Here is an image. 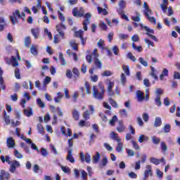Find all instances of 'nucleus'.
Instances as JSON below:
<instances>
[{"mask_svg":"<svg viewBox=\"0 0 180 180\" xmlns=\"http://www.w3.org/2000/svg\"><path fill=\"white\" fill-rule=\"evenodd\" d=\"M93 97L98 101H103L105 91H99L96 86H93Z\"/></svg>","mask_w":180,"mask_h":180,"instance_id":"nucleus-1","label":"nucleus"},{"mask_svg":"<svg viewBox=\"0 0 180 180\" xmlns=\"http://www.w3.org/2000/svg\"><path fill=\"white\" fill-rule=\"evenodd\" d=\"M10 19L13 25H16V23L18 22V19H22L20 11H19V10H16L14 13H13V15L10 17Z\"/></svg>","mask_w":180,"mask_h":180,"instance_id":"nucleus-2","label":"nucleus"},{"mask_svg":"<svg viewBox=\"0 0 180 180\" xmlns=\"http://www.w3.org/2000/svg\"><path fill=\"white\" fill-rule=\"evenodd\" d=\"M143 29L144 30L148 32L146 33V34L148 36V37H150V39H152V40H154V41H158V39L157 38V37L153 35L154 34V30H151L147 26L143 27ZM150 33H152V34Z\"/></svg>","mask_w":180,"mask_h":180,"instance_id":"nucleus-3","label":"nucleus"},{"mask_svg":"<svg viewBox=\"0 0 180 180\" xmlns=\"http://www.w3.org/2000/svg\"><path fill=\"white\" fill-rule=\"evenodd\" d=\"M92 17V15L91 13H87L85 15L84 18L86 19L83 21V29L85 32L88 30V25H90L91 21L89 20L90 18Z\"/></svg>","mask_w":180,"mask_h":180,"instance_id":"nucleus-4","label":"nucleus"},{"mask_svg":"<svg viewBox=\"0 0 180 180\" xmlns=\"http://www.w3.org/2000/svg\"><path fill=\"white\" fill-rule=\"evenodd\" d=\"M150 15H153V11L150 9H148L145 11V16L147 18L148 20L150 22V23H155L157 22V20L154 17L150 16Z\"/></svg>","mask_w":180,"mask_h":180,"instance_id":"nucleus-5","label":"nucleus"},{"mask_svg":"<svg viewBox=\"0 0 180 180\" xmlns=\"http://www.w3.org/2000/svg\"><path fill=\"white\" fill-rule=\"evenodd\" d=\"M80 160L82 162H84V161L87 162V164H89L91 162V155L89 153H86V155L84 154V152H81L79 154Z\"/></svg>","mask_w":180,"mask_h":180,"instance_id":"nucleus-6","label":"nucleus"},{"mask_svg":"<svg viewBox=\"0 0 180 180\" xmlns=\"http://www.w3.org/2000/svg\"><path fill=\"white\" fill-rule=\"evenodd\" d=\"M10 165L11 167L9 171L11 172V174H13V172L16 171V168H19V167H20V162H19L18 160H13Z\"/></svg>","mask_w":180,"mask_h":180,"instance_id":"nucleus-7","label":"nucleus"},{"mask_svg":"<svg viewBox=\"0 0 180 180\" xmlns=\"http://www.w3.org/2000/svg\"><path fill=\"white\" fill-rule=\"evenodd\" d=\"M146 170L144 172V176L143 180H146L148 178V175L150 176H153V169L151 167V165H148L146 166Z\"/></svg>","mask_w":180,"mask_h":180,"instance_id":"nucleus-8","label":"nucleus"},{"mask_svg":"<svg viewBox=\"0 0 180 180\" xmlns=\"http://www.w3.org/2000/svg\"><path fill=\"white\" fill-rule=\"evenodd\" d=\"M61 29L65 30L66 29L65 25L60 23V25H56V30L58 33L60 34V36H61L62 39H65V37H64V34H65L64 32H63Z\"/></svg>","mask_w":180,"mask_h":180,"instance_id":"nucleus-9","label":"nucleus"},{"mask_svg":"<svg viewBox=\"0 0 180 180\" xmlns=\"http://www.w3.org/2000/svg\"><path fill=\"white\" fill-rule=\"evenodd\" d=\"M66 160L67 161H69V162H71L72 164H74V162H75V159H74V156H72V149H70L68 151Z\"/></svg>","mask_w":180,"mask_h":180,"instance_id":"nucleus-10","label":"nucleus"},{"mask_svg":"<svg viewBox=\"0 0 180 180\" xmlns=\"http://www.w3.org/2000/svg\"><path fill=\"white\" fill-rule=\"evenodd\" d=\"M6 145L8 148H13L15 147V139L12 137H8L6 139Z\"/></svg>","mask_w":180,"mask_h":180,"instance_id":"nucleus-11","label":"nucleus"},{"mask_svg":"<svg viewBox=\"0 0 180 180\" xmlns=\"http://www.w3.org/2000/svg\"><path fill=\"white\" fill-rule=\"evenodd\" d=\"M75 37H79L82 41V44L84 46L85 44V41H84V31L79 30V31L75 32Z\"/></svg>","mask_w":180,"mask_h":180,"instance_id":"nucleus-12","label":"nucleus"},{"mask_svg":"<svg viewBox=\"0 0 180 180\" xmlns=\"http://www.w3.org/2000/svg\"><path fill=\"white\" fill-rule=\"evenodd\" d=\"M119 127H117V131H118V133H123V131H126V126H124V124H123V122L122 121H119Z\"/></svg>","mask_w":180,"mask_h":180,"instance_id":"nucleus-13","label":"nucleus"},{"mask_svg":"<svg viewBox=\"0 0 180 180\" xmlns=\"http://www.w3.org/2000/svg\"><path fill=\"white\" fill-rule=\"evenodd\" d=\"M31 33L34 39H39V36H40V30H39L38 28H32Z\"/></svg>","mask_w":180,"mask_h":180,"instance_id":"nucleus-14","label":"nucleus"},{"mask_svg":"<svg viewBox=\"0 0 180 180\" xmlns=\"http://www.w3.org/2000/svg\"><path fill=\"white\" fill-rule=\"evenodd\" d=\"M110 139L115 140L117 143H119V141H122V139H120L119 135L114 131L110 133Z\"/></svg>","mask_w":180,"mask_h":180,"instance_id":"nucleus-15","label":"nucleus"},{"mask_svg":"<svg viewBox=\"0 0 180 180\" xmlns=\"http://www.w3.org/2000/svg\"><path fill=\"white\" fill-rule=\"evenodd\" d=\"M33 113V108H32V107L24 110V115L27 117H30V116H32Z\"/></svg>","mask_w":180,"mask_h":180,"instance_id":"nucleus-16","label":"nucleus"},{"mask_svg":"<svg viewBox=\"0 0 180 180\" xmlns=\"http://www.w3.org/2000/svg\"><path fill=\"white\" fill-rule=\"evenodd\" d=\"M162 124V120H161V117H157L155 119V122L153 123L154 127H160Z\"/></svg>","mask_w":180,"mask_h":180,"instance_id":"nucleus-17","label":"nucleus"},{"mask_svg":"<svg viewBox=\"0 0 180 180\" xmlns=\"http://www.w3.org/2000/svg\"><path fill=\"white\" fill-rule=\"evenodd\" d=\"M94 65L96 67V68H98L101 70L102 68V61L99 60L98 58H94Z\"/></svg>","mask_w":180,"mask_h":180,"instance_id":"nucleus-18","label":"nucleus"},{"mask_svg":"<svg viewBox=\"0 0 180 180\" xmlns=\"http://www.w3.org/2000/svg\"><path fill=\"white\" fill-rule=\"evenodd\" d=\"M136 95L139 102H143V101H144V93H143L141 91H137Z\"/></svg>","mask_w":180,"mask_h":180,"instance_id":"nucleus-19","label":"nucleus"},{"mask_svg":"<svg viewBox=\"0 0 180 180\" xmlns=\"http://www.w3.org/2000/svg\"><path fill=\"white\" fill-rule=\"evenodd\" d=\"M99 160H101V153H99V152H96V155L93 156L94 164H98V162H99Z\"/></svg>","mask_w":180,"mask_h":180,"instance_id":"nucleus-20","label":"nucleus"},{"mask_svg":"<svg viewBox=\"0 0 180 180\" xmlns=\"http://www.w3.org/2000/svg\"><path fill=\"white\" fill-rule=\"evenodd\" d=\"M168 0H163L162 4L160 5L164 13H167V9H168Z\"/></svg>","mask_w":180,"mask_h":180,"instance_id":"nucleus-21","label":"nucleus"},{"mask_svg":"<svg viewBox=\"0 0 180 180\" xmlns=\"http://www.w3.org/2000/svg\"><path fill=\"white\" fill-rule=\"evenodd\" d=\"M108 158H106V156H103L101 163L99 164L100 168H104V167H106V165H108Z\"/></svg>","mask_w":180,"mask_h":180,"instance_id":"nucleus-22","label":"nucleus"},{"mask_svg":"<svg viewBox=\"0 0 180 180\" xmlns=\"http://www.w3.org/2000/svg\"><path fill=\"white\" fill-rule=\"evenodd\" d=\"M0 159L1 160L2 162H7L9 165L12 164V162L11 161V158H9L8 155H6V157L4 155H1L0 157Z\"/></svg>","mask_w":180,"mask_h":180,"instance_id":"nucleus-23","label":"nucleus"},{"mask_svg":"<svg viewBox=\"0 0 180 180\" xmlns=\"http://www.w3.org/2000/svg\"><path fill=\"white\" fill-rule=\"evenodd\" d=\"M30 53L33 54V56H37V46L32 45L30 50Z\"/></svg>","mask_w":180,"mask_h":180,"instance_id":"nucleus-24","label":"nucleus"},{"mask_svg":"<svg viewBox=\"0 0 180 180\" xmlns=\"http://www.w3.org/2000/svg\"><path fill=\"white\" fill-rule=\"evenodd\" d=\"M138 141H139V143H143V141H148V136L144 134H141L139 136Z\"/></svg>","mask_w":180,"mask_h":180,"instance_id":"nucleus-25","label":"nucleus"},{"mask_svg":"<svg viewBox=\"0 0 180 180\" xmlns=\"http://www.w3.org/2000/svg\"><path fill=\"white\" fill-rule=\"evenodd\" d=\"M14 156L15 158H18L19 160H22L23 158V155L18 150V149H14Z\"/></svg>","mask_w":180,"mask_h":180,"instance_id":"nucleus-26","label":"nucleus"},{"mask_svg":"<svg viewBox=\"0 0 180 180\" xmlns=\"http://www.w3.org/2000/svg\"><path fill=\"white\" fill-rule=\"evenodd\" d=\"M117 11L118 12L119 15H121L122 19H124L125 20L129 22V17H127V15H126V14L123 13V11L122 9H117Z\"/></svg>","mask_w":180,"mask_h":180,"instance_id":"nucleus-27","label":"nucleus"},{"mask_svg":"<svg viewBox=\"0 0 180 180\" xmlns=\"http://www.w3.org/2000/svg\"><path fill=\"white\" fill-rule=\"evenodd\" d=\"M72 113L73 119H75V120H79V112H78V110H73Z\"/></svg>","mask_w":180,"mask_h":180,"instance_id":"nucleus-28","label":"nucleus"},{"mask_svg":"<svg viewBox=\"0 0 180 180\" xmlns=\"http://www.w3.org/2000/svg\"><path fill=\"white\" fill-rule=\"evenodd\" d=\"M90 115L91 112H89V110H86L85 112H83L82 116L85 120H89L90 119Z\"/></svg>","mask_w":180,"mask_h":180,"instance_id":"nucleus-29","label":"nucleus"},{"mask_svg":"<svg viewBox=\"0 0 180 180\" xmlns=\"http://www.w3.org/2000/svg\"><path fill=\"white\" fill-rule=\"evenodd\" d=\"M70 44L71 46V47H72L73 50H78V44H77V42L75 41V40L74 39H72L70 41Z\"/></svg>","mask_w":180,"mask_h":180,"instance_id":"nucleus-30","label":"nucleus"},{"mask_svg":"<svg viewBox=\"0 0 180 180\" xmlns=\"http://www.w3.org/2000/svg\"><path fill=\"white\" fill-rule=\"evenodd\" d=\"M30 43H32V39L30 37H26L24 42L25 47H30Z\"/></svg>","mask_w":180,"mask_h":180,"instance_id":"nucleus-31","label":"nucleus"},{"mask_svg":"<svg viewBox=\"0 0 180 180\" xmlns=\"http://www.w3.org/2000/svg\"><path fill=\"white\" fill-rule=\"evenodd\" d=\"M105 84H108L107 89H113V87L115 86V82H111L109 79H107Z\"/></svg>","mask_w":180,"mask_h":180,"instance_id":"nucleus-32","label":"nucleus"},{"mask_svg":"<svg viewBox=\"0 0 180 180\" xmlns=\"http://www.w3.org/2000/svg\"><path fill=\"white\" fill-rule=\"evenodd\" d=\"M4 120L6 123V124H11V119L9 115H6V111H4Z\"/></svg>","mask_w":180,"mask_h":180,"instance_id":"nucleus-33","label":"nucleus"},{"mask_svg":"<svg viewBox=\"0 0 180 180\" xmlns=\"http://www.w3.org/2000/svg\"><path fill=\"white\" fill-rule=\"evenodd\" d=\"M59 60H60L62 65H67V62L65 61V58H64L63 53H59Z\"/></svg>","mask_w":180,"mask_h":180,"instance_id":"nucleus-34","label":"nucleus"},{"mask_svg":"<svg viewBox=\"0 0 180 180\" xmlns=\"http://www.w3.org/2000/svg\"><path fill=\"white\" fill-rule=\"evenodd\" d=\"M122 70L124 72V74H126V75L129 76L130 75V68H129V65H122Z\"/></svg>","mask_w":180,"mask_h":180,"instance_id":"nucleus-35","label":"nucleus"},{"mask_svg":"<svg viewBox=\"0 0 180 180\" xmlns=\"http://www.w3.org/2000/svg\"><path fill=\"white\" fill-rule=\"evenodd\" d=\"M131 41H134L135 43H137L140 41V37H139V34H135L131 37Z\"/></svg>","mask_w":180,"mask_h":180,"instance_id":"nucleus-36","label":"nucleus"},{"mask_svg":"<svg viewBox=\"0 0 180 180\" xmlns=\"http://www.w3.org/2000/svg\"><path fill=\"white\" fill-rule=\"evenodd\" d=\"M108 102L112 105V108H119V104L115 101L112 98H108Z\"/></svg>","mask_w":180,"mask_h":180,"instance_id":"nucleus-37","label":"nucleus"},{"mask_svg":"<svg viewBox=\"0 0 180 180\" xmlns=\"http://www.w3.org/2000/svg\"><path fill=\"white\" fill-rule=\"evenodd\" d=\"M126 151L129 157H134L136 155V152L131 149L127 148Z\"/></svg>","mask_w":180,"mask_h":180,"instance_id":"nucleus-38","label":"nucleus"},{"mask_svg":"<svg viewBox=\"0 0 180 180\" xmlns=\"http://www.w3.org/2000/svg\"><path fill=\"white\" fill-rule=\"evenodd\" d=\"M118 37L120 40H127L129 39V36L127 34H118Z\"/></svg>","mask_w":180,"mask_h":180,"instance_id":"nucleus-39","label":"nucleus"},{"mask_svg":"<svg viewBox=\"0 0 180 180\" xmlns=\"http://www.w3.org/2000/svg\"><path fill=\"white\" fill-rule=\"evenodd\" d=\"M120 8L117 9H121V11H123L124 8H126V1L121 0L118 4Z\"/></svg>","mask_w":180,"mask_h":180,"instance_id":"nucleus-40","label":"nucleus"},{"mask_svg":"<svg viewBox=\"0 0 180 180\" xmlns=\"http://www.w3.org/2000/svg\"><path fill=\"white\" fill-rule=\"evenodd\" d=\"M37 127L39 134H43V133H44V128L41 124H38Z\"/></svg>","mask_w":180,"mask_h":180,"instance_id":"nucleus-41","label":"nucleus"},{"mask_svg":"<svg viewBox=\"0 0 180 180\" xmlns=\"http://www.w3.org/2000/svg\"><path fill=\"white\" fill-rule=\"evenodd\" d=\"M85 89H86V94L87 95H90V94H91V86H89V83H88V82H85Z\"/></svg>","mask_w":180,"mask_h":180,"instance_id":"nucleus-42","label":"nucleus"},{"mask_svg":"<svg viewBox=\"0 0 180 180\" xmlns=\"http://www.w3.org/2000/svg\"><path fill=\"white\" fill-rule=\"evenodd\" d=\"M132 48L134 49V50H137L139 53H141V51H143V46H136V44L134 43H132Z\"/></svg>","mask_w":180,"mask_h":180,"instance_id":"nucleus-43","label":"nucleus"},{"mask_svg":"<svg viewBox=\"0 0 180 180\" xmlns=\"http://www.w3.org/2000/svg\"><path fill=\"white\" fill-rule=\"evenodd\" d=\"M139 62L142 64L143 67H148V63L144 60L143 58H139Z\"/></svg>","mask_w":180,"mask_h":180,"instance_id":"nucleus-44","label":"nucleus"},{"mask_svg":"<svg viewBox=\"0 0 180 180\" xmlns=\"http://www.w3.org/2000/svg\"><path fill=\"white\" fill-rule=\"evenodd\" d=\"M155 102L157 106H161V105H162V103L161 102V97H160V96H156L155 98Z\"/></svg>","mask_w":180,"mask_h":180,"instance_id":"nucleus-45","label":"nucleus"},{"mask_svg":"<svg viewBox=\"0 0 180 180\" xmlns=\"http://www.w3.org/2000/svg\"><path fill=\"white\" fill-rule=\"evenodd\" d=\"M120 115L122 117H127V110L126 109L120 110Z\"/></svg>","mask_w":180,"mask_h":180,"instance_id":"nucleus-46","label":"nucleus"},{"mask_svg":"<svg viewBox=\"0 0 180 180\" xmlns=\"http://www.w3.org/2000/svg\"><path fill=\"white\" fill-rule=\"evenodd\" d=\"M117 151L118 153H120V151H122V150H123V143L122 142V141L117 142Z\"/></svg>","mask_w":180,"mask_h":180,"instance_id":"nucleus-47","label":"nucleus"},{"mask_svg":"<svg viewBox=\"0 0 180 180\" xmlns=\"http://www.w3.org/2000/svg\"><path fill=\"white\" fill-rule=\"evenodd\" d=\"M37 104L39 108H46V105L42 102L41 99L38 98L37 100Z\"/></svg>","mask_w":180,"mask_h":180,"instance_id":"nucleus-48","label":"nucleus"},{"mask_svg":"<svg viewBox=\"0 0 180 180\" xmlns=\"http://www.w3.org/2000/svg\"><path fill=\"white\" fill-rule=\"evenodd\" d=\"M150 161L153 164H155V165H160V160H158V159H157V158H155L154 157L150 158Z\"/></svg>","mask_w":180,"mask_h":180,"instance_id":"nucleus-49","label":"nucleus"},{"mask_svg":"<svg viewBox=\"0 0 180 180\" xmlns=\"http://www.w3.org/2000/svg\"><path fill=\"white\" fill-rule=\"evenodd\" d=\"M98 9V13H103V15H108V11H106V9L105 8H102L101 7H98L97 8Z\"/></svg>","mask_w":180,"mask_h":180,"instance_id":"nucleus-50","label":"nucleus"},{"mask_svg":"<svg viewBox=\"0 0 180 180\" xmlns=\"http://www.w3.org/2000/svg\"><path fill=\"white\" fill-rule=\"evenodd\" d=\"M11 60L13 61V67H18V65H19V62H18V60H16V58L15 56L11 57Z\"/></svg>","mask_w":180,"mask_h":180,"instance_id":"nucleus-51","label":"nucleus"},{"mask_svg":"<svg viewBox=\"0 0 180 180\" xmlns=\"http://www.w3.org/2000/svg\"><path fill=\"white\" fill-rule=\"evenodd\" d=\"M117 121V116L114 115L111 120H109V124L111 126H115V122Z\"/></svg>","mask_w":180,"mask_h":180,"instance_id":"nucleus-52","label":"nucleus"},{"mask_svg":"<svg viewBox=\"0 0 180 180\" xmlns=\"http://www.w3.org/2000/svg\"><path fill=\"white\" fill-rule=\"evenodd\" d=\"M99 26L101 29H102V30H108V25H106V23H105V22L101 21L99 23Z\"/></svg>","mask_w":180,"mask_h":180,"instance_id":"nucleus-53","label":"nucleus"},{"mask_svg":"<svg viewBox=\"0 0 180 180\" xmlns=\"http://www.w3.org/2000/svg\"><path fill=\"white\" fill-rule=\"evenodd\" d=\"M58 15L59 16V19L60 22H65V17H64V14H63L61 11H58Z\"/></svg>","mask_w":180,"mask_h":180,"instance_id":"nucleus-54","label":"nucleus"},{"mask_svg":"<svg viewBox=\"0 0 180 180\" xmlns=\"http://www.w3.org/2000/svg\"><path fill=\"white\" fill-rule=\"evenodd\" d=\"M127 57L129 58V60H131V61H133L134 63H136V61H137V59L136 58V57L133 56V53H131V52L128 53Z\"/></svg>","mask_w":180,"mask_h":180,"instance_id":"nucleus-55","label":"nucleus"},{"mask_svg":"<svg viewBox=\"0 0 180 180\" xmlns=\"http://www.w3.org/2000/svg\"><path fill=\"white\" fill-rule=\"evenodd\" d=\"M127 82V79H126V75L124 73L121 74V84L122 85H124Z\"/></svg>","mask_w":180,"mask_h":180,"instance_id":"nucleus-56","label":"nucleus"},{"mask_svg":"<svg viewBox=\"0 0 180 180\" xmlns=\"http://www.w3.org/2000/svg\"><path fill=\"white\" fill-rule=\"evenodd\" d=\"M41 155H42V157H47V155H49V152H47V150H46V148H41Z\"/></svg>","mask_w":180,"mask_h":180,"instance_id":"nucleus-57","label":"nucleus"},{"mask_svg":"<svg viewBox=\"0 0 180 180\" xmlns=\"http://www.w3.org/2000/svg\"><path fill=\"white\" fill-rule=\"evenodd\" d=\"M163 130L165 133H169V131H171V125H169V124H165Z\"/></svg>","mask_w":180,"mask_h":180,"instance_id":"nucleus-58","label":"nucleus"},{"mask_svg":"<svg viewBox=\"0 0 180 180\" xmlns=\"http://www.w3.org/2000/svg\"><path fill=\"white\" fill-rule=\"evenodd\" d=\"M152 140H153V143L154 144H159L160 141H161V139H160V138L155 136H153L152 137Z\"/></svg>","mask_w":180,"mask_h":180,"instance_id":"nucleus-59","label":"nucleus"},{"mask_svg":"<svg viewBox=\"0 0 180 180\" xmlns=\"http://www.w3.org/2000/svg\"><path fill=\"white\" fill-rule=\"evenodd\" d=\"M131 143H132L133 148L135 150H140V146H139V144H137V142L132 140V141H131Z\"/></svg>","mask_w":180,"mask_h":180,"instance_id":"nucleus-60","label":"nucleus"},{"mask_svg":"<svg viewBox=\"0 0 180 180\" xmlns=\"http://www.w3.org/2000/svg\"><path fill=\"white\" fill-rule=\"evenodd\" d=\"M161 148H162V151H167L168 150V146H167V144L165 143V142L162 141L161 142Z\"/></svg>","mask_w":180,"mask_h":180,"instance_id":"nucleus-61","label":"nucleus"},{"mask_svg":"<svg viewBox=\"0 0 180 180\" xmlns=\"http://www.w3.org/2000/svg\"><path fill=\"white\" fill-rule=\"evenodd\" d=\"M51 153H53L54 154V155H57L58 154V151L57 150V148H56V147L51 144Z\"/></svg>","mask_w":180,"mask_h":180,"instance_id":"nucleus-62","label":"nucleus"},{"mask_svg":"<svg viewBox=\"0 0 180 180\" xmlns=\"http://www.w3.org/2000/svg\"><path fill=\"white\" fill-rule=\"evenodd\" d=\"M81 175H82V179L83 180H86L88 178V173H86V172H85L84 170H82L81 172Z\"/></svg>","mask_w":180,"mask_h":180,"instance_id":"nucleus-63","label":"nucleus"},{"mask_svg":"<svg viewBox=\"0 0 180 180\" xmlns=\"http://www.w3.org/2000/svg\"><path fill=\"white\" fill-rule=\"evenodd\" d=\"M112 75V72L109 70H105L102 73V77H110V75Z\"/></svg>","mask_w":180,"mask_h":180,"instance_id":"nucleus-64","label":"nucleus"}]
</instances>
